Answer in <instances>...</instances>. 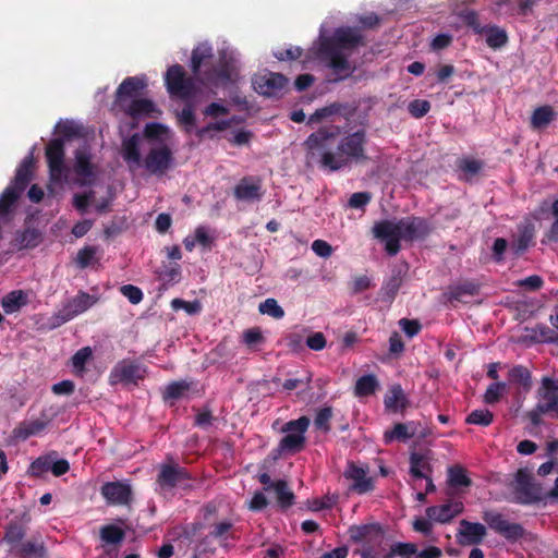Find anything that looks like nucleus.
Listing matches in <instances>:
<instances>
[{"mask_svg": "<svg viewBox=\"0 0 558 558\" xmlns=\"http://www.w3.org/2000/svg\"><path fill=\"white\" fill-rule=\"evenodd\" d=\"M340 132L338 125H327L319 128L306 138L304 145L310 151H320L322 168L337 171L345 167L350 159L355 161L367 159L364 148L365 132L363 130H357L343 137L337 145V154L332 153L330 148L336 144Z\"/></svg>", "mask_w": 558, "mask_h": 558, "instance_id": "nucleus-1", "label": "nucleus"}, {"mask_svg": "<svg viewBox=\"0 0 558 558\" xmlns=\"http://www.w3.org/2000/svg\"><path fill=\"white\" fill-rule=\"evenodd\" d=\"M191 69L201 83L214 87H226L234 83L238 76L235 60L223 51L214 62L213 49L207 45L192 51Z\"/></svg>", "mask_w": 558, "mask_h": 558, "instance_id": "nucleus-2", "label": "nucleus"}, {"mask_svg": "<svg viewBox=\"0 0 558 558\" xmlns=\"http://www.w3.org/2000/svg\"><path fill=\"white\" fill-rule=\"evenodd\" d=\"M374 238L385 243V251L389 256H395L400 252V241L413 242L423 240L432 232V227L427 219L423 217L409 216L401 218L397 222L391 220H380L372 229Z\"/></svg>", "mask_w": 558, "mask_h": 558, "instance_id": "nucleus-3", "label": "nucleus"}, {"mask_svg": "<svg viewBox=\"0 0 558 558\" xmlns=\"http://www.w3.org/2000/svg\"><path fill=\"white\" fill-rule=\"evenodd\" d=\"M359 46H365L364 38L359 29L350 26L338 27L332 36L322 38L316 57L326 62L335 73L340 74L350 69L343 50H352Z\"/></svg>", "mask_w": 558, "mask_h": 558, "instance_id": "nucleus-4", "label": "nucleus"}, {"mask_svg": "<svg viewBox=\"0 0 558 558\" xmlns=\"http://www.w3.org/2000/svg\"><path fill=\"white\" fill-rule=\"evenodd\" d=\"M165 85L172 98L185 101L181 111L177 112L178 124L186 133H191L196 126L195 108L191 99L197 94V86L193 76H187L180 64L170 65L165 74Z\"/></svg>", "mask_w": 558, "mask_h": 558, "instance_id": "nucleus-5", "label": "nucleus"}, {"mask_svg": "<svg viewBox=\"0 0 558 558\" xmlns=\"http://www.w3.org/2000/svg\"><path fill=\"white\" fill-rule=\"evenodd\" d=\"M352 542L362 545L361 558L385 557V532L380 524L371 523L364 525H352L349 529Z\"/></svg>", "mask_w": 558, "mask_h": 558, "instance_id": "nucleus-6", "label": "nucleus"}, {"mask_svg": "<svg viewBox=\"0 0 558 558\" xmlns=\"http://www.w3.org/2000/svg\"><path fill=\"white\" fill-rule=\"evenodd\" d=\"M310 418L301 416L298 420L289 421L284 424L282 432L287 433L281 438L278 445L280 453H298L303 450L305 446V433L310 426Z\"/></svg>", "mask_w": 558, "mask_h": 558, "instance_id": "nucleus-7", "label": "nucleus"}, {"mask_svg": "<svg viewBox=\"0 0 558 558\" xmlns=\"http://www.w3.org/2000/svg\"><path fill=\"white\" fill-rule=\"evenodd\" d=\"M156 485L160 493H168L175 487H190L189 482L192 480L187 470L169 459L159 465Z\"/></svg>", "mask_w": 558, "mask_h": 558, "instance_id": "nucleus-8", "label": "nucleus"}, {"mask_svg": "<svg viewBox=\"0 0 558 558\" xmlns=\"http://www.w3.org/2000/svg\"><path fill=\"white\" fill-rule=\"evenodd\" d=\"M64 141L52 138L46 147V159L51 183L62 186L69 177V168L64 162Z\"/></svg>", "mask_w": 558, "mask_h": 558, "instance_id": "nucleus-9", "label": "nucleus"}, {"mask_svg": "<svg viewBox=\"0 0 558 558\" xmlns=\"http://www.w3.org/2000/svg\"><path fill=\"white\" fill-rule=\"evenodd\" d=\"M73 171L76 174V185L92 186L96 183L98 167L93 162V154L88 146L84 145L75 149Z\"/></svg>", "mask_w": 558, "mask_h": 558, "instance_id": "nucleus-10", "label": "nucleus"}, {"mask_svg": "<svg viewBox=\"0 0 558 558\" xmlns=\"http://www.w3.org/2000/svg\"><path fill=\"white\" fill-rule=\"evenodd\" d=\"M515 493L522 504H532L547 499L546 492L541 484L534 481L532 471L527 468L519 469L515 473Z\"/></svg>", "mask_w": 558, "mask_h": 558, "instance_id": "nucleus-11", "label": "nucleus"}, {"mask_svg": "<svg viewBox=\"0 0 558 558\" xmlns=\"http://www.w3.org/2000/svg\"><path fill=\"white\" fill-rule=\"evenodd\" d=\"M173 154L167 144L151 147L142 159L141 166L153 175H163L173 165Z\"/></svg>", "mask_w": 558, "mask_h": 558, "instance_id": "nucleus-12", "label": "nucleus"}, {"mask_svg": "<svg viewBox=\"0 0 558 558\" xmlns=\"http://www.w3.org/2000/svg\"><path fill=\"white\" fill-rule=\"evenodd\" d=\"M345 480L351 484L349 489L355 494L364 495L375 489V477L369 475V468L367 464H359L353 461L347 463L343 472Z\"/></svg>", "mask_w": 558, "mask_h": 558, "instance_id": "nucleus-13", "label": "nucleus"}, {"mask_svg": "<svg viewBox=\"0 0 558 558\" xmlns=\"http://www.w3.org/2000/svg\"><path fill=\"white\" fill-rule=\"evenodd\" d=\"M146 376V368L130 360L119 362L109 375V384L116 386L122 385H137Z\"/></svg>", "mask_w": 558, "mask_h": 558, "instance_id": "nucleus-14", "label": "nucleus"}, {"mask_svg": "<svg viewBox=\"0 0 558 558\" xmlns=\"http://www.w3.org/2000/svg\"><path fill=\"white\" fill-rule=\"evenodd\" d=\"M100 493L109 505L128 506L133 499V490L128 481L107 482Z\"/></svg>", "mask_w": 558, "mask_h": 558, "instance_id": "nucleus-15", "label": "nucleus"}, {"mask_svg": "<svg viewBox=\"0 0 558 558\" xmlns=\"http://www.w3.org/2000/svg\"><path fill=\"white\" fill-rule=\"evenodd\" d=\"M288 80L280 73L269 72L263 75H255L252 80L253 87L259 95L276 96L287 85Z\"/></svg>", "mask_w": 558, "mask_h": 558, "instance_id": "nucleus-16", "label": "nucleus"}, {"mask_svg": "<svg viewBox=\"0 0 558 558\" xmlns=\"http://www.w3.org/2000/svg\"><path fill=\"white\" fill-rule=\"evenodd\" d=\"M118 108L134 121L157 118L161 113L155 102L146 98L132 99Z\"/></svg>", "mask_w": 558, "mask_h": 558, "instance_id": "nucleus-17", "label": "nucleus"}, {"mask_svg": "<svg viewBox=\"0 0 558 558\" xmlns=\"http://www.w3.org/2000/svg\"><path fill=\"white\" fill-rule=\"evenodd\" d=\"M263 195L262 180L258 177H243L233 189V196L238 201L259 202Z\"/></svg>", "mask_w": 558, "mask_h": 558, "instance_id": "nucleus-18", "label": "nucleus"}, {"mask_svg": "<svg viewBox=\"0 0 558 558\" xmlns=\"http://www.w3.org/2000/svg\"><path fill=\"white\" fill-rule=\"evenodd\" d=\"M537 404L539 411H547L554 417L558 416V386L553 379L543 378Z\"/></svg>", "mask_w": 558, "mask_h": 558, "instance_id": "nucleus-19", "label": "nucleus"}, {"mask_svg": "<svg viewBox=\"0 0 558 558\" xmlns=\"http://www.w3.org/2000/svg\"><path fill=\"white\" fill-rule=\"evenodd\" d=\"M147 86L145 76H129L122 81L116 92V106H122L129 98L136 97Z\"/></svg>", "mask_w": 558, "mask_h": 558, "instance_id": "nucleus-20", "label": "nucleus"}, {"mask_svg": "<svg viewBox=\"0 0 558 558\" xmlns=\"http://www.w3.org/2000/svg\"><path fill=\"white\" fill-rule=\"evenodd\" d=\"M486 534L487 531L484 524L463 519L460 521L457 538L461 545H477L483 541Z\"/></svg>", "mask_w": 558, "mask_h": 558, "instance_id": "nucleus-21", "label": "nucleus"}, {"mask_svg": "<svg viewBox=\"0 0 558 558\" xmlns=\"http://www.w3.org/2000/svg\"><path fill=\"white\" fill-rule=\"evenodd\" d=\"M480 292V284L472 280H465L456 286H449L442 298L451 307H457L458 303H464V296H473Z\"/></svg>", "mask_w": 558, "mask_h": 558, "instance_id": "nucleus-22", "label": "nucleus"}, {"mask_svg": "<svg viewBox=\"0 0 558 558\" xmlns=\"http://www.w3.org/2000/svg\"><path fill=\"white\" fill-rule=\"evenodd\" d=\"M464 509L463 502L459 500L449 501L440 506H432L426 509V515L429 520L447 523L460 514Z\"/></svg>", "mask_w": 558, "mask_h": 558, "instance_id": "nucleus-23", "label": "nucleus"}, {"mask_svg": "<svg viewBox=\"0 0 558 558\" xmlns=\"http://www.w3.org/2000/svg\"><path fill=\"white\" fill-rule=\"evenodd\" d=\"M535 226L525 222L519 226L518 236L510 243V252L514 257L521 256L530 246L534 245Z\"/></svg>", "mask_w": 558, "mask_h": 558, "instance_id": "nucleus-24", "label": "nucleus"}, {"mask_svg": "<svg viewBox=\"0 0 558 558\" xmlns=\"http://www.w3.org/2000/svg\"><path fill=\"white\" fill-rule=\"evenodd\" d=\"M96 299L87 292L80 291L60 312L63 322L70 320L78 314L88 310L96 303Z\"/></svg>", "mask_w": 558, "mask_h": 558, "instance_id": "nucleus-25", "label": "nucleus"}, {"mask_svg": "<svg viewBox=\"0 0 558 558\" xmlns=\"http://www.w3.org/2000/svg\"><path fill=\"white\" fill-rule=\"evenodd\" d=\"M34 157L33 151L26 156L15 171L14 179L8 185L22 195L33 179Z\"/></svg>", "mask_w": 558, "mask_h": 558, "instance_id": "nucleus-26", "label": "nucleus"}, {"mask_svg": "<svg viewBox=\"0 0 558 558\" xmlns=\"http://www.w3.org/2000/svg\"><path fill=\"white\" fill-rule=\"evenodd\" d=\"M43 241V233L35 227L25 226L23 230L15 232L11 242L12 246L19 251L37 247Z\"/></svg>", "mask_w": 558, "mask_h": 558, "instance_id": "nucleus-27", "label": "nucleus"}, {"mask_svg": "<svg viewBox=\"0 0 558 558\" xmlns=\"http://www.w3.org/2000/svg\"><path fill=\"white\" fill-rule=\"evenodd\" d=\"M432 461V451L426 450L425 452H411L410 454V475L413 478H422L432 475L433 466L430 464Z\"/></svg>", "mask_w": 558, "mask_h": 558, "instance_id": "nucleus-28", "label": "nucleus"}, {"mask_svg": "<svg viewBox=\"0 0 558 558\" xmlns=\"http://www.w3.org/2000/svg\"><path fill=\"white\" fill-rule=\"evenodd\" d=\"M420 423L416 421H409L405 423H397L392 426L391 429H387L384 433V438L386 442H391L395 440L405 442L409 439L416 437L418 434Z\"/></svg>", "mask_w": 558, "mask_h": 558, "instance_id": "nucleus-29", "label": "nucleus"}, {"mask_svg": "<svg viewBox=\"0 0 558 558\" xmlns=\"http://www.w3.org/2000/svg\"><path fill=\"white\" fill-rule=\"evenodd\" d=\"M15 558H46L47 549L40 537L24 541L14 547Z\"/></svg>", "mask_w": 558, "mask_h": 558, "instance_id": "nucleus-30", "label": "nucleus"}, {"mask_svg": "<svg viewBox=\"0 0 558 558\" xmlns=\"http://www.w3.org/2000/svg\"><path fill=\"white\" fill-rule=\"evenodd\" d=\"M141 135L132 134L122 142V157L128 165L141 166L142 156L140 151Z\"/></svg>", "mask_w": 558, "mask_h": 558, "instance_id": "nucleus-31", "label": "nucleus"}, {"mask_svg": "<svg viewBox=\"0 0 558 558\" xmlns=\"http://www.w3.org/2000/svg\"><path fill=\"white\" fill-rule=\"evenodd\" d=\"M385 408L390 412L403 411L408 405V398L400 385L392 386L384 398Z\"/></svg>", "mask_w": 558, "mask_h": 558, "instance_id": "nucleus-32", "label": "nucleus"}, {"mask_svg": "<svg viewBox=\"0 0 558 558\" xmlns=\"http://www.w3.org/2000/svg\"><path fill=\"white\" fill-rule=\"evenodd\" d=\"M556 118L554 108L549 105L537 107L531 116V128L533 130H543L547 128Z\"/></svg>", "mask_w": 558, "mask_h": 558, "instance_id": "nucleus-33", "label": "nucleus"}, {"mask_svg": "<svg viewBox=\"0 0 558 558\" xmlns=\"http://www.w3.org/2000/svg\"><path fill=\"white\" fill-rule=\"evenodd\" d=\"M21 194L7 186L4 191L0 195V217L5 219L9 218L16 206V203L20 198Z\"/></svg>", "mask_w": 558, "mask_h": 558, "instance_id": "nucleus-34", "label": "nucleus"}, {"mask_svg": "<svg viewBox=\"0 0 558 558\" xmlns=\"http://www.w3.org/2000/svg\"><path fill=\"white\" fill-rule=\"evenodd\" d=\"M486 35V44L489 48L499 49L508 43V34L504 28L499 26H484V33Z\"/></svg>", "mask_w": 558, "mask_h": 558, "instance_id": "nucleus-35", "label": "nucleus"}, {"mask_svg": "<svg viewBox=\"0 0 558 558\" xmlns=\"http://www.w3.org/2000/svg\"><path fill=\"white\" fill-rule=\"evenodd\" d=\"M46 428V423L40 420L23 422L14 428V436L20 440H26L31 436L40 434Z\"/></svg>", "mask_w": 558, "mask_h": 558, "instance_id": "nucleus-36", "label": "nucleus"}, {"mask_svg": "<svg viewBox=\"0 0 558 558\" xmlns=\"http://www.w3.org/2000/svg\"><path fill=\"white\" fill-rule=\"evenodd\" d=\"M509 381L520 386L524 391L532 388V376L530 371L522 365L513 366L508 372Z\"/></svg>", "mask_w": 558, "mask_h": 558, "instance_id": "nucleus-37", "label": "nucleus"}, {"mask_svg": "<svg viewBox=\"0 0 558 558\" xmlns=\"http://www.w3.org/2000/svg\"><path fill=\"white\" fill-rule=\"evenodd\" d=\"M449 486L453 488L458 487H470L472 481L468 475V471L460 464H454L448 468V480Z\"/></svg>", "mask_w": 558, "mask_h": 558, "instance_id": "nucleus-38", "label": "nucleus"}, {"mask_svg": "<svg viewBox=\"0 0 558 558\" xmlns=\"http://www.w3.org/2000/svg\"><path fill=\"white\" fill-rule=\"evenodd\" d=\"M26 304V295L22 290H15L3 296L1 306L7 314H12L21 310Z\"/></svg>", "mask_w": 558, "mask_h": 558, "instance_id": "nucleus-39", "label": "nucleus"}, {"mask_svg": "<svg viewBox=\"0 0 558 558\" xmlns=\"http://www.w3.org/2000/svg\"><path fill=\"white\" fill-rule=\"evenodd\" d=\"M379 387V383L374 375H364L360 377L354 387V395L359 398L373 395Z\"/></svg>", "mask_w": 558, "mask_h": 558, "instance_id": "nucleus-40", "label": "nucleus"}, {"mask_svg": "<svg viewBox=\"0 0 558 558\" xmlns=\"http://www.w3.org/2000/svg\"><path fill=\"white\" fill-rule=\"evenodd\" d=\"M191 386L192 383L185 380L172 381L165 388L162 398L165 401L178 400L185 396Z\"/></svg>", "mask_w": 558, "mask_h": 558, "instance_id": "nucleus-41", "label": "nucleus"}, {"mask_svg": "<svg viewBox=\"0 0 558 558\" xmlns=\"http://www.w3.org/2000/svg\"><path fill=\"white\" fill-rule=\"evenodd\" d=\"M274 490L277 495L278 502L281 507L288 508L292 506L294 500L293 493L289 489L288 484L283 480H279L274 484Z\"/></svg>", "mask_w": 558, "mask_h": 558, "instance_id": "nucleus-42", "label": "nucleus"}, {"mask_svg": "<svg viewBox=\"0 0 558 558\" xmlns=\"http://www.w3.org/2000/svg\"><path fill=\"white\" fill-rule=\"evenodd\" d=\"M457 15L462 20V22L470 27L475 34H483L484 26L480 23L478 13L474 10L462 9Z\"/></svg>", "mask_w": 558, "mask_h": 558, "instance_id": "nucleus-43", "label": "nucleus"}, {"mask_svg": "<svg viewBox=\"0 0 558 558\" xmlns=\"http://www.w3.org/2000/svg\"><path fill=\"white\" fill-rule=\"evenodd\" d=\"M93 351H76L71 359L72 372L75 376L83 377L85 374V365L93 359Z\"/></svg>", "mask_w": 558, "mask_h": 558, "instance_id": "nucleus-44", "label": "nucleus"}, {"mask_svg": "<svg viewBox=\"0 0 558 558\" xmlns=\"http://www.w3.org/2000/svg\"><path fill=\"white\" fill-rule=\"evenodd\" d=\"M124 536V531L117 525L109 524L100 529V538L107 544H120Z\"/></svg>", "mask_w": 558, "mask_h": 558, "instance_id": "nucleus-45", "label": "nucleus"}, {"mask_svg": "<svg viewBox=\"0 0 558 558\" xmlns=\"http://www.w3.org/2000/svg\"><path fill=\"white\" fill-rule=\"evenodd\" d=\"M482 518L488 527L496 533H499L502 526L509 521L502 513L495 510L484 511Z\"/></svg>", "mask_w": 558, "mask_h": 558, "instance_id": "nucleus-46", "label": "nucleus"}, {"mask_svg": "<svg viewBox=\"0 0 558 558\" xmlns=\"http://www.w3.org/2000/svg\"><path fill=\"white\" fill-rule=\"evenodd\" d=\"M25 536V530L20 525H10L7 527L4 533V542L10 545V553L14 551V547L23 543Z\"/></svg>", "mask_w": 558, "mask_h": 558, "instance_id": "nucleus-47", "label": "nucleus"}, {"mask_svg": "<svg viewBox=\"0 0 558 558\" xmlns=\"http://www.w3.org/2000/svg\"><path fill=\"white\" fill-rule=\"evenodd\" d=\"M494 421V414L487 409L472 411L465 418L468 424L488 426Z\"/></svg>", "mask_w": 558, "mask_h": 558, "instance_id": "nucleus-48", "label": "nucleus"}, {"mask_svg": "<svg viewBox=\"0 0 558 558\" xmlns=\"http://www.w3.org/2000/svg\"><path fill=\"white\" fill-rule=\"evenodd\" d=\"M258 311L276 319H280L284 316L283 308L278 304L277 300L272 298L266 299L264 302L259 303Z\"/></svg>", "mask_w": 558, "mask_h": 558, "instance_id": "nucleus-49", "label": "nucleus"}, {"mask_svg": "<svg viewBox=\"0 0 558 558\" xmlns=\"http://www.w3.org/2000/svg\"><path fill=\"white\" fill-rule=\"evenodd\" d=\"M230 126V122L227 120H220L216 122H209L206 126L195 130V135L199 140H204L206 137L213 138L214 134L211 132H221L227 130Z\"/></svg>", "mask_w": 558, "mask_h": 558, "instance_id": "nucleus-50", "label": "nucleus"}, {"mask_svg": "<svg viewBox=\"0 0 558 558\" xmlns=\"http://www.w3.org/2000/svg\"><path fill=\"white\" fill-rule=\"evenodd\" d=\"M230 126V122L227 120H220L216 122H209L206 126L195 130V135L199 140H204L206 137L213 138L214 134L211 132H221L227 130Z\"/></svg>", "mask_w": 558, "mask_h": 558, "instance_id": "nucleus-51", "label": "nucleus"}, {"mask_svg": "<svg viewBox=\"0 0 558 558\" xmlns=\"http://www.w3.org/2000/svg\"><path fill=\"white\" fill-rule=\"evenodd\" d=\"M505 391H506L505 383H493L487 387V389L483 396V400L486 404H495L501 399Z\"/></svg>", "mask_w": 558, "mask_h": 558, "instance_id": "nucleus-52", "label": "nucleus"}, {"mask_svg": "<svg viewBox=\"0 0 558 558\" xmlns=\"http://www.w3.org/2000/svg\"><path fill=\"white\" fill-rule=\"evenodd\" d=\"M524 532L521 524L508 521L498 534L509 542H517L523 537Z\"/></svg>", "mask_w": 558, "mask_h": 558, "instance_id": "nucleus-53", "label": "nucleus"}, {"mask_svg": "<svg viewBox=\"0 0 558 558\" xmlns=\"http://www.w3.org/2000/svg\"><path fill=\"white\" fill-rule=\"evenodd\" d=\"M341 105L335 102L329 106H326L324 108L317 109L314 113H312L308 118L307 123L314 124L319 123L323 120L329 118L330 116H333L340 111Z\"/></svg>", "mask_w": 558, "mask_h": 558, "instance_id": "nucleus-54", "label": "nucleus"}, {"mask_svg": "<svg viewBox=\"0 0 558 558\" xmlns=\"http://www.w3.org/2000/svg\"><path fill=\"white\" fill-rule=\"evenodd\" d=\"M432 108V105L426 99H414L409 102L408 105V111L411 114V117L415 119H421L424 116H426Z\"/></svg>", "mask_w": 558, "mask_h": 558, "instance_id": "nucleus-55", "label": "nucleus"}, {"mask_svg": "<svg viewBox=\"0 0 558 558\" xmlns=\"http://www.w3.org/2000/svg\"><path fill=\"white\" fill-rule=\"evenodd\" d=\"M457 167L466 174L475 175L483 169L484 162L477 159L460 158L457 161Z\"/></svg>", "mask_w": 558, "mask_h": 558, "instance_id": "nucleus-56", "label": "nucleus"}, {"mask_svg": "<svg viewBox=\"0 0 558 558\" xmlns=\"http://www.w3.org/2000/svg\"><path fill=\"white\" fill-rule=\"evenodd\" d=\"M171 306L175 311L184 310L189 315H195L202 311V304L198 300L185 301L182 299H173L171 301Z\"/></svg>", "mask_w": 558, "mask_h": 558, "instance_id": "nucleus-57", "label": "nucleus"}, {"mask_svg": "<svg viewBox=\"0 0 558 558\" xmlns=\"http://www.w3.org/2000/svg\"><path fill=\"white\" fill-rule=\"evenodd\" d=\"M305 333H307L306 328L291 331L284 338V345L289 349H302L305 343Z\"/></svg>", "mask_w": 558, "mask_h": 558, "instance_id": "nucleus-58", "label": "nucleus"}, {"mask_svg": "<svg viewBox=\"0 0 558 558\" xmlns=\"http://www.w3.org/2000/svg\"><path fill=\"white\" fill-rule=\"evenodd\" d=\"M181 278V267L175 264L172 267H167L159 272V279L163 282V286L172 284L178 282Z\"/></svg>", "mask_w": 558, "mask_h": 558, "instance_id": "nucleus-59", "label": "nucleus"}, {"mask_svg": "<svg viewBox=\"0 0 558 558\" xmlns=\"http://www.w3.org/2000/svg\"><path fill=\"white\" fill-rule=\"evenodd\" d=\"M232 527L233 524L230 521H222L211 526L209 535L215 539L226 541Z\"/></svg>", "mask_w": 558, "mask_h": 558, "instance_id": "nucleus-60", "label": "nucleus"}, {"mask_svg": "<svg viewBox=\"0 0 558 558\" xmlns=\"http://www.w3.org/2000/svg\"><path fill=\"white\" fill-rule=\"evenodd\" d=\"M332 417V410L331 408H323L320 409L315 417L314 424L318 429H322L324 432L330 430V418Z\"/></svg>", "mask_w": 558, "mask_h": 558, "instance_id": "nucleus-61", "label": "nucleus"}, {"mask_svg": "<svg viewBox=\"0 0 558 558\" xmlns=\"http://www.w3.org/2000/svg\"><path fill=\"white\" fill-rule=\"evenodd\" d=\"M120 292L123 296H125L130 303L138 304L143 300V291L133 284H124L120 288Z\"/></svg>", "mask_w": 558, "mask_h": 558, "instance_id": "nucleus-62", "label": "nucleus"}, {"mask_svg": "<svg viewBox=\"0 0 558 558\" xmlns=\"http://www.w3.org/2000/svg\"><path fill=\"white\" fill-rule=\"evenodd\" d=\"M96 248L94 246H85L81 248L76 255V264L80 268L88 267L94 259Z\"/></svg>", "mask_w": 558, "mask_h": 558, "instance_id": "nucleus-63", "label": "nucleus"}, {"mask_svg": "<svg viewBox=\"0 0 558 558\" xmlns=\"http://www.w3.org/2000/svg\"><path fill=\"white\" fill-rule=\"evenodd\" d=\"M372 199L369 192H356L353 193L348 202L349 207L355 209H363Z\"/></svg>", "mask_w": 558, "mask_h": 558, "instance_id": "nucleus-64", "label": "nucleus"}]
</instances>
